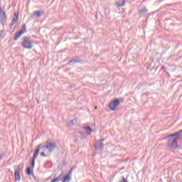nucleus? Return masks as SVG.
Listing matches in <instances>:
<instances>
[{
  "mask_svg": "<svg viewBox=\"0 0 182 182\" xmlns=\"http://www.w3.org/2000/svg\"><path fill=\"white\" fill-rule=\"evenodd\" d=\"M17 167L18 169L16 170L14 173L15 181H21V173H22V170H23V164H20Z\"/></svg>",
  "mask_w": 182,
  "mask_h": 182,
  "instance_id": "obj_4",
  "label": "nucleus"
},
{
  "mask_svg": "<svg viewBox=\"0 0 182 182\" xmlns=\"http://www.w3.org/2000/svg\"><path fill=\"white\" fill-rule=\"evenodd\" d=\"M125 4H126V1H122V4L117 3V6H124Z\"/></svg>",
  "mask_w": 182,
  "mask_h": 182,
  "instance_id": "obj_14",
  "label": "nucleus"
},
{
  "mask_svg": "<svg viewBox=\"0 0 182 182\" xmlns=\"http://www.w3.org/2000/svg\"><path fill=\"white\" fill-rule=\"evenodd\" d=\"M0 160H2V156L0 155Z\"/></svg>",
  "mask_w": 182,
  "mask_h": 182,
  "instance_id": "obj_18",
  "label": "nucleus"
},
{
  "mask_svg": "<svg viewBox=\"0 0 182 182\" xmlns=\"http://www.w3.org/2000/svg\"><path fill=\"white\" fill-rule=\"evenodd\" d=\"M6 20V11L5 10L2 9L1 7V3H0V21L1 22H4V21Z\"/></svg>",
  "mask_w": 182,
  "mask_h": 182,
  "instance_id": "obj_6",
  "label": "nucleus"
},
{
  "mask_svg": "<svg viewBox=\"0 0 182 182\" xmlns=\"http://www.w3.org/2000/svg\"><path fill=\"white\" fill-rule=\"evenodd\" d=\"M95 146H100V147H102L103 146V139L101 141H97L95 144Z\"/></svg>",
  "mask_w": 182,
  "mask_h": 182,
  "instance_id": "obj_11",
  "label": "nucleus"
},
{
  "mask_svg": "<svg viewBox=\"0 0 182 182\" xmlns=\"http://www.w3.org/2000/svg\"><path fill=\"white\" fill-rule=\"evenodd\" d=\"M85 129L88 134H90V133H92V128H90V127H86Z\"/></svg>",
  "mask_w": 182,
  "mask_h": 182,
  "instance_id": "obj_10",
  "label": "nucleus"
},
{
  "mask_svg": "<svg viewBox=\"0 0 182 182\" xmlns=\"http://www.w3.org/2000/svg\"><path fill=\"white\" fill-rule=\"evenodd\" d=\"M26 174H28V176H31V174H32V172H31V168L29 167L26 168Z\"/></svg>",
  "mask_w": 182,
  "mask_h": 182,
  "instance_id": "obj_13",
  "label": "nucleus"
},
{
  "mask_svg": "<svg viewBox=\"0 0 182 182\" xmlns=\"http://www.w3.org/2000/svg\"><path fill=\"white\" fill-rule=\"evenodd\" d=\"M41 154V156H43V157H46V154H45V152L42 151Z\"/></svg>",
  "mask_w": 182,
  "mask_h": 182,
  "instance_id": "obj_16",
  "label": "nucleus"
},
{
  "mask_svg": "<svg viewBox=\"0 0 182 182\" xmlns=\"http://www.w3.org/2000/svg\"><path fill=\"white\" fill-rule=\"evenodd\" d=\"M95 110L97 109V107H95Z\"/></svg>",
  "mask_w": 182,
  "mask_h": 182,
  "instance_id": "obj_19",
  "label": "nucleus"
},
{
  "mask_svg": "<svg viewBox=\"0 0 182 182\" xmlns=\"http://www.w3.org/2000/svg\"><path fill=\"white\" fill-rule=\"evenodd\" d=\"M73 171V168H71L70 172L68 174H70V176H71Z\"/></svg>",
  "mask_w": 182,
  "mask_h": 182,
  "instance_id": "obj_17",
  "label": "nucleus"
},
{
  "mask_svg": "<svg viewBox=\"0 0 182 182\" xmlns=\"http://www.w3.org/2000/svg\"><path fill=\"white\" fill-rule=\"evenodd\" d=\"M120 105V101L119 100H114V101H112L109 104V109L113 110H117V107H119Z\"/></svg>",
  "mask_w": 182,
  "mask_h": 182,
  "instance_id": "obj_5",
  "label": "nucleus"
},
{
  "mask_svg": "<svg viewBox=\"0 0 182 182\" xmlns=\"http://www.w3.org/2000/svg\"><path fill=\"white\" fill-rule=\"evenodd\" d=\"M180 133H182V131L168 136V137H171L168 142V146L170 149H177V140H178V134Z\"/></svg>",
  "mask_w": 182,
  "mask_h": 182,
  "instance_id": "obj_2",
  "label": "nucleus"
},
{
  "mask_svg": "<svg viewBox=\"0 0 182 182\" xmlns=\"http://www.w3.org/2000/svg\"><path fill=\"white\" fill-rule=\"evenodd\" d=\"M56 147V144L53 142H46L45 146H42V144L39 145L37 148L36 151L33 154V156L31 159V168H33L35 167V159H38V155L39 154V151L41 149H43V150L45 151L46 149L48 151V154H50V152L53 151V150Z\"/></svg>",
  "mask_w": 182,
  "mask_h": 182,
  "instance_id": "obj_1",
  "label": "nucleus"
},
{
  "mask_svg": "<svg viewBox=\"0 0 182 182\" xmlns=\"http://www.w3.org/2000/svg\"><path fill=\"white\" fill-rule=\"evenodd\" d=\"M18 22V15L16 14V13L14 14V18L12 20V23L13 25H15V23H16Z\"/></svg>",
  "mask_w": 182,
  "mask_h": 182,
  "instance_id": "obj_9",
  "label": "nucleus"
},
{
  "mask_svg": "<svg viewBox=\"0 0 182 182\" xmlns=\"http://www.w3.org/2000/svg\"><path fill=\"white\" fill-rule=\"evenodd\" d=\"M21 32H23V33H25L26 32V26L24 24L21 27Z\"/></svg>",
  "mask_w": 182,
  "mask_h": 182,
  "instance_id": "obj_12",
  "label": "nucleus"
},
{
  "mask_svg": "<svg viewBox=\"0 0 182 182\" xmlns=\"http://www.w3.org/2000/svg\"><path fill=\"white\" fill-rule=\"evenodd\" d=\"M23 34V31H19L18 33L15 34L14 41H18L19 38Z\"/></svg>",
  "mask_w": 182,
  "mask_h": 182,
  "instance_id": "obj_8",
  "label": "nucleus"
},
{
  "mask_svg": "<svg viewBox=\"0 0 182 182\" xmlns=\"http://www.w3.org/2000/svg\"><path fill=\"white\" fill-rule=\"evenodd\" d=\"M120 182H127V179H125L124 176H122V181H121Z\"/></svg>",
  "mask_w": 182,
  "mask_h": 182,
  "instance_id": "obj_15",
  "label": "nucleus"
},
{
  "mask_svg": "<svg viewBox=\"0 0 182 182\" xmlns=\"http://www.w3.org/2000/svg\"><path fill=\"white\" fill-rule=\"evenodd\" d=\"M33 16H35V18H39V17H41V15H43V12L36 11L33 12Z\"/></svg>",
  "mask_w": 182,
  "mask_h": 182,
  "instance_id": "obj_7",
  "label": "nucleus"
},
{
  "mask_svg": "<svg viewBox=\"0 0 182 182\" xmlns=\"http://www.w3.org/2000/svg\"><path fill=\"white\" fill-rule=\"evenodd\" d=\"M21 46L24 48V49H32L33 46L32 45V41L28 37H23V41L21 42Z\"/></svg>",
  "mask_w": 182,
  "mask_h": 182,
  "instance_id": "obj_3",
  "label": "nucleus"
}]
</instances>
